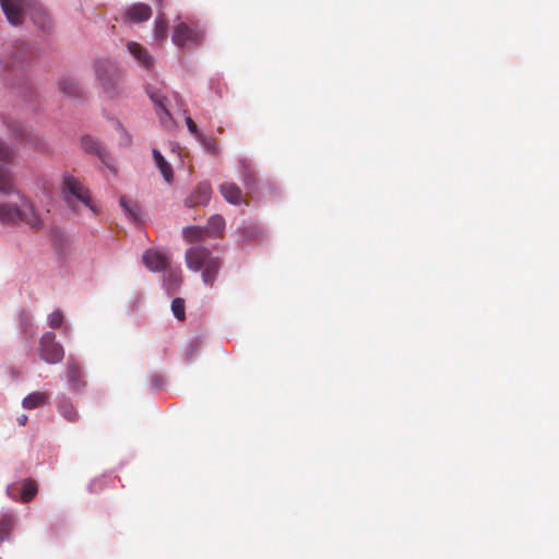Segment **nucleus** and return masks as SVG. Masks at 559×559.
Returning <instances> with one entry per match:
<instances>
[{
  "label": "nucleus",
  "instance_id": "f257e3e1",
  "mask_svg": "<svg viewBox=\"0 0 559 559\" xmlns=\"http://www.w3.org/2000/svg\"><path fill=\"white\" fill-rule=\"evenodd\" d=\"M0 3L12 25L22 24L27 14L43 31H49L51 27L49 15L37 0H0Z\"/></svg>",
  "mask_w": 559,
  "mask_h": 559
},
{
  "label": "nucleus",
  "instance_id": "f03ea898",
  "mask_svg": "<svg viewBox=\"0 0 559 559\" xmlns=\"http://www.w3.org/2000/svg\"><path fill=\"white\" fill-rule=\"evenodd\" d=\"M20 199V205L10 202L0 203V223L10 226L24 223L35 231L41 230L44 221L34 203L22 194Z\"/></svg>",
  "mask_w": 559,
  "mask_h": 559
},
{
  "label": "nucleus",
  "instance_id": "7ed1b4c3",
  "mask_svg": "<svg viewBox=\"0 0 559 559\" xmlns=\"http://www.w3.org/2000/svg\"><path fill=\"white\" fill-rule=\"evenodd\" d=\"M186 263L189 270L202 272V281L213 287L222 266V260L213 255L212 251L203 246H193L186 251Z\"/></svg>",
  "mask_w": 559,
  "mask_h": 559
},
{
  "label": "nucleus",
  "instance_id": "20e7f679",
  "mask_svg": "<svg viewBox=\"0 0 559 559\" xmlns=\"http://www.w3.org/2000/svg\"><path fill=\"white\" fill-rule=\"evenodd\" d=\"M95 71L105 93L109 96L119 93L121 73L114 61L109 59L97 60L95 62Z\"/></svg>",
  "mask_w": 559,
  "mask_h": 559
},
{
  "label": "nucleus",
  "instance_id": "39448f33",
  "mask_svg": "<svg viewBox=\"0 0 559 559\" xmlns=\"http://www.w3.org/2000/svg\"><path fill=\"white\" fill-rule=\"evenodd\" d=\"M62 193L66 203L74 211H76L75 203L81 202L91 211L97 213V209L92 203L90 191L73 176L67 175L63 177Z\"/></svg>",
  "mask_w": 559,
  "mask_h": 559
},
{
  "label": "nucleus",
  "instance_id": "423d86ee",
  "mask_svg": "<svg viewBox=\"0 0 559 559\" xmlns=\"http://www.w3.org/2000/svg\"><path fill=\"white\" fill-rule=\"evenodd\" d=\"M39 355L40 358L48 364H57L63 359L64 350L56 341L55 333L46 332L41 336L39 343Z\"/></svg>",
  "mask_w": 559,
  "mask_h": 559
},
{
  "label": "nucleus",
  "instance_id": "0eeeda50",
  "mask_svg": "<svg viewBox=\"0 0 559 559\" xmlns=\"http://www.w3.org/2000/svg\"><path fill=\"white\" fill-rule=\"evenodd\" d=\"M7 492L13 500L29 502L37 495L38 487L34 479L28 478L11 484L8 486Z\"/></svg>",
  "mask_w": 559,
  "mask_h": 559
},
{
  "label": "nucleus",
  "instance_id": "6e6552de",
  "mask_svg": "<svg viewBox=\"0 0 559 559\" xmlns=\"http://www.w3.org/2000/svg\"><path fill=\"white\" fill-rule=\"evenodd\" d=\"M202 38L201 33L187 25L186 23H179L174 32L173 41L178 47H185L191 44L200 43Z\"/></svg>",
  "mask_w": 559,
  "mask_h": 559
},
{
  "label": "nucleus",
  "instance_id": "1a4fd4ad",
  "mask_svg": "<svg viewBox=\"0 0 559 559\" xmlns=\"http://www.w3.org/2000/svg\"><path fill=\"white\" fill-rule=\"evenodd\" d=\"M142 261L144 265L153 272L164 271L169 265V258L165 253L154 249L146 250L143 253Z\"/></svg>",
  "mask_w": 559,
  "mask_h": 559
},
{
  "label": "nucleus",
  "instance_id": "9d476101",
  "mask_svg": "<svg viewBox=\"0 0 559 559\" xmlns=\"http://www.w3.org/2000/svg\"><path fill=\"white\" fill-rule=\"evenodd\" d=\"M212 197V187L207 181L200 182L197 189L186 199L185 203L189 207L206 205Z\"/></svg>",
  "mask_w": 559,
  "mask_h": 559
},
{
  "label": "nucleus",
  "instance_id": "9b49d317",
  "mask_svg": "<svg viewBox=\"0 0 559 559\" xmlns=\"http://www.w3.org/2000/svg\"><path fill=\"white\" fill-rule=\"evenodd\" d=\"M218 190L223 198L233 205H239L242 202V192L234 182H223Z\"/></svg>",
  "mask_w": 559,
  "mask_h": 559
},
{
  "label": "nucleus",
  "instance_id": "f8f14e48",
  "mask_svg": "<svg viewBox=\"0 0 559 559\" xmlns=\"http://www.w3.org/2000/svg\"><path fill=\"white\" fill-rule=\"evenodd\" d=\"M151 15V8L144 3L133 4L126 11L127 19L135 23L147 21Z\"/></svg>",
  "mask_w": 559,
  "mask_h": 559
},
{
  "label": "nucleus",
  "instance_id": "ddd939ff",
  "mask_svg": "<svg viewBox=\"0 0 559 559\" xmlns=\"http://www.w3.org/2000/svg\"><path fill=\"white\" fill-rule=\"evenodd\" d=\"M59 91L69 97L79 98L83 95L80 83L70 76L62 78L58 83Z\"/></svg>",
  "mask_w": 559,
  "mask_h": 559
},
{
  "label": "nucleus",
  "instance_id": "4468645a",
  "mask_svg": "<svg viewBox=\"0 0 559 559\" xmlns=\"http://www.w3.org/2000/svg\"><path fill=\"white\" fill-rule=\"evenodd\" d=\"M130 53L146 69L153 67V58L140 44L135 41L128 43Z\"/></svg>",
  "mask_w": 559,
  "mask_h": 559
},
{
  "label": "nucleus",
  "instance_id": "2eb2a0df",
  "mask_svg": "<svg viewBox=\"0 0 559 559\" xmlns=\"http://www.w3.org/2000/svg\"><path fill=\"white\" fill-rule=\"evenodd\" d=\"M209 237H221L225 230V219L219 214L212 215L204 227Z\"/></svg>",
  "mask_w": 559,
  "mask_h": 559
},
{
  "label": "nucleus",
  "instance_id": "dca6fc26",
  "mask_svg": "<svg viewBox=\"0 0 559 559\" xmlns=\"http://www.w3.org/2000/svg\"><path fill=\"white\" fill-rule=\"evenodd\" d=\"M0 192L4 194L15 193L14 178L11 170L0 165Z\"/></svg>",
  "mask_w": 559,
  "mask_h": 559
},
{
  "label": "nucleus",
  "instance_id": "f3484780",
  "mask_svg": "<svg viewBox=\"0 0 559 559\" xmlns=\"http://www.w3.org/2000/svg\"><path fill=\"white\" fill-rule=\"evenodd\" d=\"M68 379L74 389H80L84 385L83 373L79 362L69 360L68 362Z\"/></svg>",
  "mask_w": 559,
  "mask_h": 559
},
{
  "label": "nucleus",
  "instance_id": "a211bd4d",
  "mask_svg": "<svg viewBox=\"0 0 559 559\" xmlns=\"http://www.w3.org/2000/svg\"><path fill=\"white\" fill-rule=\"evenodd\" d=\"M153 156L157 168L163 175L164 179L170 183L174 178V171L169 163L164 158L158 150H153Z\"/></svg>",
  "mask_w": 559,
  "mask_h": 559
},
{
  "label": "nucleus",
  "instance_id": "6ab92c4d",
  "mask_svg": "<svg viewBox=\"0 0 559 559\" xmlns=\"http://www.w3.org/2000/svg\"><path fill=\"white\" fill-rule=\"evenodd\" d=\"M48 403V394L45 392H33L24 397L22 405L26 409L44 406Z\"/></svg>",
  "mask_w": 559,
  "mask_h": 559
},
{
  "label": "nucleus",
  "instance_id": "aec40b11",
  "mask_svg": "<svg viewBox=\"0 0 559 559\" xmlns=\"http://www.w3.org/2000/svg\"><path fill=\"white\" fill-rule=\"evenodd\" d=\"M58 409H59L60 414L62 415V417L64 419H67L68 421L76 423L79 420V417H80L79 412L74 407V405L71 403V401H69L67 399L60 401V403L58 405Z\"/></svg>",
  "mask_w": 559,
  "mask_h": 559
},
{
  "label": "nucleus",
  "instance_id": "412c9836",
  "mask_svg": "<svg viewBox=\"0 0 559 559\" xmlns=\"http://www.w3.org/2000/svg\"><path fill=\"white\" fill-rule=\"evenodd\" d=\"M81 144L85 152L96 154L99 156L100 159L104 160L105 151L102 148L100 144L94 138L90 135L83 136Z\"/></svg>",
  "mask_w": 559,
  "mask_h": 559
},
{
  "label": "nucleus",
  "instance_id": "4be33fe9",
  "mask_svg": "<svg viewBox=\"0 0 559 559\" xmlns=\"http://www.w3.org/2000/svg\"><path fill=\"white\" fill-rule=\"evenodd\" d=\"M240 175L241 179L247 188H251L255 185V173L251 165L247 160H240Z\"/></svg>",
  "mask_w": 559,
  "mask_h": 559
},
{
  "label": "nucleus",
  "instance_id": "5701e85b",
  "mask_svg": "<svg viewBox=\"0 0 559 559\" xmlns=\"http://www.w3.org/2000/svg\"><path fill=\"white\" fill-rule=\"evenodd\" d=\"M119 202H120L121 207L126 212V214L131 219H133V221L139 219L141 211H140L139 204L135 201H132V200L128 199L127 197H121Z\"/></svg>",
  "mask_w": 559,
  "mask_h": 559
},
{
  "label": "nucleus",
  "instance_id": "b1692460",
  "mask_svg": "<svg viewBox=\"0 0 559 559\" xmlns=\"http://www.w3.org/2000/svg\"><path fill=\"white\" fill-rule=\"evenodd\" d=\"M183 237L187 241L194 242L202 240L206 235L204 227L190 226L186 227L182 231Z\"/></svg>",
  "mask_w": 559,
  "mask_h": 559
},
{
  "label": "nucleus",
  "instance_id": "393cba45",
  "mask_svg": "<svg viewBox=\"0 0 559 559\" xmlns=\"http://www.w3.org/2000/svg\"><path fill=\"white\" fill-rule=\"evenodd\" d=\"M154 37L157 41H164L167 38V22L163 13H159L155 20Z\"/></svg>",
  "mask_w": 559,
  "mask_h": 559
},
{
  "label": "nucleus",
  "instance_id": "a878e982",
  "mask_svg": "<svg viewBox=\"0 0 559 559\" xmlns=\"http://www.w3.org/2000/svg\"><path fill=\"white\" fill-rule=\"evenodd\" d=\"M148 96L152 99V102L157 107V114L160 116L164 114L165 116L169 117V112L165 106L166 97L163 96L159 92H151L148 91Z\"/></svg>",
  "mask_w": 559,
  "mask_h": 559
},
{
  "label": "nucleus",
  "instance_id": "bb28decb",
  "mask_svg": "<svg viewBox=\"0 0 559 559\" xmlns=\"http://www.w3.org/2000/svg\"><path fill=\"white\" fill-rule=\"evenodd\" d=\"M203 147L211 154H218L219 146L217 141L212 136H206L203 133L197 139Z\"/></svg>",
  "mask_w": 559,
  "mask_h": 559
},
{
  "label": "nucleus",
  "instance_id": "cd10ccee",
  "mask_svg": "<svg viewBox=\"0 0 559 559\" xmlns=\"http://www.w3.org/2000/svg\"><path fill=\"white\" fill-rule=\"evenodd\" d=\"M16 155V151L0 139V160L12 162Z\"/></svg>",
  "mask_w": 559,
  "mask_h": 559
},
{
  "label": "nucleus",
  "instance_id": "c85d7f7f",
  "mask_svg": "<svg viewBox=\"0 0 559 559\" xmlns=\"http://www.w3.org/2000/svg\"><path fill=\"white\" fill-rule=\"evenodd\" d=\"M171 310L174 316L179 320L183 321L186 319L185 313V300L182 298H175L171 302Z\"/></svg>",
  "mask_w": 559,
  "mask_h": 559
},
{
  "label": "nucleus",
  "instance_id": "c756f323",
  "mask_svg": "<svg viewBox=\"0 0 559 559\" xmlns=\"http://www.w3.org/2000/svg\"><path fill=\"white\" fill-rule=\"evenodd\" d=\"M63 322V314L60 310H56L48 317V324L51 329H58Z\"/></svg>",
  "mask_w": 559,
  "mask_h": 559
},
{
  "label": "nucleus",
  "instance_id": "7c9ffc66",
  "mask_svg": "<svg viewBox=\"0 0 559 559\" xmlns=\"http://www.w3.org/2000/svg\"><path fill=\"white\" fill-rule=\"evenodd\" d=\"M186 124L189 129V131L198 139L202 132L199 130L197 123L193 121L191 117L186 118Z\"/></svg>",
  "mask_w": 559,
  "mask_h": 559
},
{
  "label": "nucleus",
  "instance_id": "2f4dec72",
  "mask_svg": "<svg viewBox=\"0 0 559 559\" xmlns=\"http://www.w3.org/2000/svg\"><path fill=\"white\" fill-rule=\"evenodd\" d=\"M242 235L246 239H253L255 238L258 235H259V228L255 227V226H249V227H246L243 228L242 230Z\"/></svg>",
  "mask_w": 559,
  "mask_h": 559
},
{
  "label": "nucleus",
  "instance_id": "473e14b6",
  "mask_svg": "<svg viewBox=\"0 0 559 559\" xmlns=\"http://www.w3.org/2000/svg\"><path fill=\"white\" fill-rule=\"evenodd\" d=\"M16 420L20 426H24L27 421V416L25 414H22L16 418Z\"/></svg>",
  "mask_w": 559,
  "mask_h": 559
},
{
  "label": "nucleus",
  "instance_id": "72a5a7b5",
  "mask_svg": "<svg viewBox=\"0 0 559 559\" xmlns=\"http://www.w3.org/2000/svg\"><path fill=\"white\" fill-rule=\"evenodd\" d=\"M156 1L158 2L159 5H162L164 0H156Z\"/></svg>",
  "mask_w": 559,
  "mask_h": 559
}]
</instances>
